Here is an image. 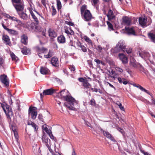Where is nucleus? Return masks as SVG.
Wrapping results in <instances>:
<instances>
[{"label":"nucleus","mask_w":155,"mask_h":155,"mask_svg":"<svg viewBox=\"0 0 155 155\" xmlns=\"http://www.w3.org/2000/svg\"><path fill=\"white\" fill-rule=\"evenodd\" d=\"M123 23L127 25L132 24V20L130 18L128 17H124L123 18Z\"/></svg>","instance_id":"nucleus-16"},{"label":"nucleus","mask_w":155,"mask_h":155,"mask_svg":"<svg viewBox=\"0 0 155 155\" xmlns=\"http://www.w3.org/2000/svg\"><path fill=\"white\" fill-rule=\"evenodd\" d=\"M51 63L55 67L59 66V61L57 58L53 57L51 59Z\"/></svg>","instance_id":"nucleus-22"},{"label":"nucleus","mask_w":155,"mask_h":155,"mask_svg":"<svg viewBox=\"0 0 155 155\" xmlns=\"http://www.w3.org/2000/svg\"><path fill=\"white\" fill-rule=\"evenodd\" d=\"M13 5L16 10L18 13L22 12L24 10L25 5L23 2H21L19 3H17Z\"/></svg>","instance_id":"nucleus-8"},{"label":"nucleus","mask_w":155,"mask_h":155,"mask_svg":"<svg viewBox=\"0 0 155 155\" xmlns=\"http://www.w3.org/2000/svg\"><path fill=\"white\" fill-rule=\"evenodd\" d=\"M52 155H61L58 152L55 151L54 152L51 149V151H49Z\"/></svg>","instance_id":"nucleus-49"},{"label":"nucleus","mask_w":155,"mask_h":155,"mask_svg":"<svg viewBox=\"0 0 155 155\" xmlns=\"http://www.w3.org/2000/svg\"><path fill=\"white\" fill-rule=\"evenodd\" d=\"M81 48V50L82 51L84 52H86L87 51V49H86V47L84 46V45L82 46V47Z\"/></svg>","instance_id":"nucleus-57"},{"label":"nucleus","mask_w":155,"mask_h":155,"mask_svg":"<svg viewBox=\"0 0 155 155\" xmlns=\"http://www.w3.org/2000/svg\"><path fill=\"white\" fill-rule=\"evenodd\" d=\"M29 6L28 7V9L29 10L30 13L33 12V11H35L34 10V9H35L34 5L32 3H29Z\"/></svg>","instance_id":"nucleus-37"},{"label":"nucleus","mask_w":155,"mask_h":155,"mask_svg":"<svg viewBox=\"0 0 155 155\" xmlns=\"http://www.w3.org/2000/svg\"><path fill=\"white\" fill-rule=\"evenodd\" d=\"M54 90L52 88L44 90L42 93L40 94L41 98H43L44 95H51L54 93Z\"/></svg>","instance_id":"nucleus-14"},{"label":"nucleus","mask_w":155,"mask_h":155,"mask_svg":"<svg viewBox=\"0 0 155 155\" xmlns=\"http://www.w3.org/2000/svg\"><path fill=\"white\" fill-rule=\"evenodd\" d=\"M28 125H31L34 128L35 131H36L38 129V126L34 123L31 120H28Z\"/></svg>","instance_id":"nucleus-33"},{"label":"nucleus","mask_w":155,"mask_h":155,"mask_svg":"<svg viewBox=\"0 0 155 155\" xmlns=\"http://www.w3.org/2000/svg\"><path fill=\"white\" fill-rule=\"evenodd\" d=\"M65 100L68 103H65L64 105L67 107L70 110H75L78 107V102L71 96H66L65 97Z\"/></svg>","instance_id":"nucleus-1"},{"label":"nucleus","mask_w":155,"mask_h":155,"mask_svg":"<svg viewBox=\"0 0 155 155\" xmlns=\"http://www.w3.org/2000/svg\"><path fill=\"white\" fill-rule=\"evenodd\" d=\"M65 23L68 25H71V26H73L74 25V24L73 23L71 22L70 21H65Z\"/></svg>","instance_id":"nucleus-58"},{"label":"nucleus","mask_w":155,"mask_h":155,"mask_svg":"<svg viewBox=\"0 0 155 155\" xmlns=\"http://www.w3.org/2000/svg\"><path fill=\"white\" fill-rule=\"evenodd\" d=\"M0 81L4 86L8 87L9 86V81L7 76L5 74L0 75Z\"/></svg>","instance_id":"nucleus-3"},{"label":"nucleus","mask_w":155,"mask_h":155,"mask_svg":"<svg viewBox=\"0 0 155 155\" xmlns=\"http://www.w3.org/2000/svg\"><path fill=\"white\" fill-rule=\"evenodd\" d=\"M93 3V5L95 6L99 2V0H92Z\"/></svg>","instance_id":"nucleus-51"},{"label":"nucleus","mask_w":155,"mask_h":155,"mask_svg":"<svg viewBox=\"0 0 155 155\" xmlns=\"http://www.w3.org/2000/svg\"><path fill=\"white\" fill-rule=\"evenodd\" d=\"M64 32L68 35H73L74 34V31L71 29L70 27H68L66 26L64 27Z\"/></svg>","instance_id":"nucleus-19"},{"label":"nucleus","mask_w":155,"mask_h":155,"mask_svg":"<svg viewBox=\"0 0 155 155\" xmlns=\"http://www.w3.org/2000/svg\"><path fill=\"white\" fill-rule=\"evenodd\" d=\"M65 89L62 90L58 94L57 96L59 98H62L63 97L65 99V97L66 96L65 95L67 92H65Z\"/></svg>","instance_id":"nucleus-28"},{"label":"nucleus","mask_w":155,"mask_h":155,"mask_svg":"<svg viewBox=\"0 0 155 155\" xmlns=\"http://www.w3.org/2000/svg\"><path fill=\"white\" fill-rule=\"evenodd\" d=\"M2 39L4 43L6 45H10L11 43L10 41V39L8 36L7 35H4L2 36Z\"/></svg>","instance_id":"nucleus-18"},{"label":"nucleus","mask_w":155,"mask_h":155,"mask_svg":"<svg viewBox=\"0 0 155 155\" xmlns=\"http://www.w3.org/2000/svg\"><path fill=\"white\" fill-rule=\"evenodd\" d=\"M86 125L88 127H90L91 128V130L93 131L94 132H93V133L94 134H95L96 133H97V132L96 131V129L95 128L92 127L91 125L90 124V125H89L87 123H86Z\"/></svg>","instance_id":"nucleus-43"},{"label":"nucleus","mask_w":155,"mask_h":155,"mask_svg":"<svg viewBox=\"0 0 155 155\" xmlns=\"http://www.w3.org/2000/svg\"><path fill=\"white\" fill-rule=\"evenodd\" d=\"M108 75L109 77L113 79H115L117 77V74L115 71H113L112 69H111L108 71Z\"/></svg>","instance_id":"nucleus-21"},{"label":"nucleus","mask_w":155,"mask_h":155,"mask_svg":"<svg viewBox=\"0 0 155 155\" xmlns=\"http://www.w3.org/2000/svg\"><path fill=\"white\" fill-rule=\"evenodd\" d=\"M91 104L94 106L95 104V101L94 99H92L91 101Z\"/></svg>","instance_id":"nucleus-60"},{"label":"nucleus","mask_w":155,"mask_h":155,"mask_svg":"<svg viewBox=\"0 0 155 155\" xmlns=\"http://www.w3.org/2000/svg\"><path fill=\"white\" fill-rule=\"evenodd\" d=\"M107 24L108 26V29L110 31L114 30L113 26L112 25L109 21H107Z\"/></svg>","instance_id":"nucleus-42"},{"label":"nucleus","mask_w":155,"mask_h":155,"mask_svg":"<svg viewBox=\"0 0 155 155\" xmlns=\"http://www.w3.org/2000/svg\"><path fill=\"white\" fill-rule=\"evenodd\" d=\"M11 1L13 5L17 3H19L21 2V0H11Z\"/></svg>","instance_id":"nucleus-48"},{"label":"nucleus","mask_w":155,"mask_h":155,"mask_svg":"<svg viewBox=\"0 0 155 155\" xmlns=\"http://www.w3.org/2000/svg\"><path fill=\"white\" fill-rule=\"evenodd\" d=\"M34 152L36 154H39L40 153V150L39 147H35L34 150Z\"/></svg>","instance_id":"nucleus-44"},{"label":"nucleus","mask_w":155,"mask_h":155,"mask_svg":"<svg viewBox=\"0 0 155 155\" xmlns=\"http://www.w3.org/2000/svg\"><path fill=\"white\" fill-rule=\"evenodd\" d=\"M119 107L120 109V110H122L124 111V107L122 106V104L121 103H119Z\"/></svg>","instance_id":"nucleus-56"},{"label":"nucleus","mask_w":155,"mask_h":155,"mask_svg":"<svg viewBox=\"0 0 155 155\" xmlns=\"http://www.w3.org/2000/svg\"><path fill=\"white\" fill-rule=\"evenodd\" d=\"M2 25L3 28L6 30L8 33L13 35H16L18 34V32L16 30L7 28L4 25V22H2Z\"/></svg>","instance_id":"nucleus-12"},{"label":"nucleus","mask_w":155,"mask_h":155,"mask_svg":"<svg viewBox=\"0 0 155 155\" xmlns=\"http://www.w3.org/2000/svg\"><path fill=\"white\" fill-rule=\"evenodd\" d=\"M42 28L40 26L37 25L35 31L37 32H41L42 30Z\"/></svg>","instance_id":"nucleus-46"},{"label":"nucleus","mask_w":155,"mask_h":155,"mask_svg":"<svg viewBox=\"0 0 155 155\" xmlns=\"http://www.w3.org/2000/svg\"><path fill=\"white\" fill-rule=\"evenodd\" d=\"M17 23H18V25H22V22L20 21L18 19V18L17 19L16 21Z\"/></svg>","instance_id":"nucleus-55"},{"label":"nucleus","mask_w":155,"mask_h":155,"mask_svg":"<svg viewBox=\"0 0 155 155\" xmlns=\"http://www.w3.org/2000/svg\"><path fill=\"white\" fill-rule=\"evenodd\" d=\"M125 50L128 54L131 53L132 51V49L130 48H126Z\"/></svg>","instance_id":"nucleus-54"},{"label":"nucleus","mask_w":155,"mask_h":155,"mask_svg":"<svg viewBox=\"0 0 155 155\" xmlns=\"http://www.w3.org/2000/svg\"><path fill=\"white\" fill-rule=\"evenodd\" d=\"M42 128L48 134L51 138L53 139L54 138V136L52 135V132L50 130L48 129L47 127V125L46 124H44L42 126Z\"/></svg>","instance_id":"nucleus-17"},{"label":"nucleus","mask_w":155,"mask_h":155,"mask_svg":"<svg viewBox=\"0 0 155 155\" xmlns=\"http://www.w3.org/2000/svg\"><path fill=\"white\" fill-rule=\"evenodd\" d=\"M36 26L37 25L34 23H32L30 25V30L32 31H35Z\"/></svg>","instance_id":"nucleus-40"},{"label":"nucleus","mask_w":155,"mask_h":155,"mask_svg":"<svg viewBox=\"0 0 155 155\" xmlns=\"http://www.w3.org/2000/svg\"><path fill=\"white\" fill-rule=\"evenodd\" d=\"M49 35L51 38H55L57 36V34L53 29H49L48 30Z\"/></svg>","instance_id":"nucleus-26"},{"label":"nucleus","mask_w":155,"mask_h":155,"mask_svg":"<svg viewBox=\"0 0 155 155\" xmlns=\"http://www.w3.org/2000/svg\"><path fill=\"white\" fill-rule=\"evenodd\" d=\"M2 107L4 112L8 117H9L12 114V111L9 108V106L5 103H3L1 104Z\"/></svg>","instance_id":"nucleus-5"},{"label":"nucleus","mask_w":155,"mask_h":155,"mask_svg":"<svg viewBox=\"0 0 155 155\" xmlns=\"http://www.w3.org/2000/svg\"><path fill=\"white\" fill-rule=\"evenodd\" d=\"M102 48L100 45H98L96 48V49L100 52H102Z\"/></svg>","instance_id":"nucleus-52"},{"label":"nucleus","mask_w":155,"mask_h":155,"mask_svg":"<svg viewBox=\"0 0 155 155\" xmlns=\"http://www.w3.org/2000/svg\"><path fill=\"white\" fill-rule=\"evenodd\" d=\"M148 36L151 41L155 43V34L152 33H150L148 34Z\"/></svg>","instance_id":"nucleus-32"},{"label":"nucleus","mask_w":155,"mask_h":155,"mask_svg":"<svg viewBox=\"0 0 155 155\" xmlns=\"http://www.w3.org/2000/svg\"><path fill=\"white\" fill-rule=\"evenodd\" d=\"M125 29L128 35H132L134 36L137 35V27H126Z\"/></svg>","instance_id":"nucleus-7"},{"label":"nucleus","mask_w":155,"mask_h":155,"mask_svg":"<svg viewBox=\"0 0 155 155\" xmlns=\"http://www.w3.org/2000/svg\"><path fill=\"white\" fill-rule=\"evenodd\" d=\"M139 54L142 58L145 59H148L150 56L149 53L147 52H143L142 53H139Z\"/></svg>","instance_id":"nucleus-27"},{"label":"nucleus","mask_w":155,"mask_h":155,"mask_svg":"<svg viewBox=\"0 0 155 155\" xmlns=\"http://www.w3.org/2000/svg\"><path fill=\"white\" fill-rule=\"evenodd\" d=\"M42 140L43 143L48 147L49 151H51V148L50 140L44 134L42 137Z\"/></svg>","instance_id":"nucleus-6"},{"label":"nucleus","mask_w":155,"mask_h":155,"mask_svg":"<svg viewBox=\"0 0 155 155\" xmlns=\"http://www.w3.org/2000/svg\"><path fill=\"white\" fill-rule=\"evenodd\" d=\"M147 21V18H145L140 17L139 19V24L143 27L147 26L146 25Z\"/></svg>","instance_id":"nucleus-20"},{"label":"nucleus","mask_w":155,"mask_h":155,"mask_svg":"<svg viewBox=\"0 0 155 155\" xmlns=\"http://www.w3.org/2000/svg\"><path fill=\"white\" fill-rule=\"evenodd\" d=\"M58 41L59 43H63L65 42V39L63 35H61L58 38Z\"/></svg>","instance_id":"nucleus-34"},{"label":"nucleus","mask_w":155,"mask_h":155,"mask_svg":"<svg viewBox=\"0 0 155 155\" xmlns=\"http://www.w3.org/2000/svg\"><path fill=\"white\" fill-rule=\"evenodd\" d=\"M52 15H55L56 13V11L55 9L53 6H52Z\"/></svg>","instance_id":"nucleus-53"},{"label":"nucleus","mask_w":155,"mask_h":155,"mask_svg":"<svg viewBox=\"0 0 155 155\" xmlns=\"http://www.w3.org/2000/svg\"><path fill=\"white\" fill-rule=\"evenodd\" d=\"M115 69L117 71L120 73H122L123 71V69L119 67H116L115 68Z\"/></svg>","instance_id":"nucleus-50"},{"label":"nucleus","mask_w":155,"mask_h":155,"mask_svg":"<svg viewBox=\"0 0 155 155\" xmlns=\"http://www.w3.org/2000/svg\"><path fill=\"white\" fill-rule=\"evenodd\" d=\"M28 38L27 35H23L21 37V42L25 45L27 44L28 43Z\"/></svg>","instance_id":"nucleus-25"},{"label":"nucleus","mask_w":155,"mask_h":155,"mask_svg":"<svg viewBox=\"0 0 155 155\" xmlns=\"http://www.w3.org/2000/svg\"><path fill=\"white\" fill-rule=\"evenodd\" d=\"M37 49L38 51L39 52V54L38 56L40 57H41L40 56V53H44L47 50L46 49L44 48H39V47L37 48Z\"/></svg>","instance_id":"nucleus-39"},{"label":"nucleus","mask_w":155,"mask_h":155,"mask_svg":"<svg viewBox=\"0 0 155 155\" xmlns=\"http://www.w3.org/2000/svg\"><path fill=\"white\" fill-rule=\"evenodd\" d=\"M19 17L23 19H26L28 18L27 14L24 12H21L18 13Z\"/></svg>","instance_id":"nucleus-36"},{"label":"nucleus","mask_w":155,"mask_h":155,"mask_svg":"<svg viewBox=\"0 0 155 155\" xmlns=\"http://www.w3.org/2000/svg\"><path fill=\"white\" fill-rule=\"evenodd\" d=\"M130 65L135 68H139L140 69H143V67L139 63H137L135 61L134 58L131 57L130 58Z\"/></svg>","instance_id":"nucleus-9"},{"label":"nucleus","mask_w":155,"mask_h":155,"mask_svg":"<svg viewBox=\"0 0 155 155\" xmlns=\"http://www.w3.org/2000/svg\"><path fill=\"white\" fill-rule=\"evenodd\" d=\"M126 49V46L122 41H120L117 44L116 47L114 48V52H117L122 50L124 51Z\"/></svg>","instance_id":"nucleus-4"},{"label":"nucleus","mask_w":155,"mask_h":155,"mask_svg":"<svg viewBox=\"0 0 155 155\" xmlns=\"http://www.w3.org/2000/svg\"><path fill=\"white\" fill-rule=\"evenodd\" d=\"M84 38L88 44L92 45V41L91 39L86 36H84Z\"/></svg>","instance_id":"nucleus-41"},{"label":"nucleus","mask_w":155,"mask_h":155,"mask_svg":"<svg viewBox=\"0 0 155 155\" xmlns=\"http://www.w3.org/2000/svg\"><path fill=\"white\" fill-rule=\"evenodd\" d=\"M107 16L109 20L113 19L115 17L113 11L110 9L108 11Z\"/></svg>","instance_id":"nucleus-24"},{"label":"nucleus","mask_w":155,"mask_h":155,"mask_svg":"<svg viewBox=\"0 0 155 155\" xmlns=\"http://www.w3.org/2000/svg\"><path fill=\"white\" fill-rule=\"evenodd\" d=\"M21 52L22 53L25 55L28 54V53L30 52L29 49H27L26 47H24L21 49Z\"/></svg>","instance_id":"nucleus-38"},{"label":"nucleus","mask_w":155,"mask_h":155,"mask_svg":"<svg viewBox=\"0 0 155 155\" xmlns=\"http://www.w3.org/2000/svg\"><path fill=\"white\" fill-rule=\"evenodd\" d=\"M40 71L42 74H48L49 70L46 68L42 67L40 68Z\"/></svg>","instance_id":"nucleus-29"},{"label":"nucleus","mask_w":155,"mask_h":155,"mask_svg":"<svg viewBox=\"0 0 155 155\" xmlns=\"http://www.w3.org/2000/svg\"><path fill=\"white\" fill-rule=\"evenodd\" d=\"M48 150L47 149L45 150L44 152L43 153V155H48Z\"/></svg>","instance_id":"nucleus-64"},{"label":"nucleus","mask_w":155,"mask_h":155,"mask_svg":"<svg viewBox=\"0 0 155 155\" xmlns=\"http://www.w3.org/2000/svg\"><path fill=\"white\" fill-rule=\"evenodd\" d=\"M100 130L102 132L104 136L110 139L114 143H117V142L115 139L114 137L111 135L108 132L104 130L101 128H100Z\"/></svg>","instance_id":"nucleus-11"},{"label":"nucleus","mask_w":155,"mask_h":155,"mask_svg":"<svg viewBox=\"0 0 155 155\" xmlns=\"http://www.w3.org/2000/svg\"><path fill=\"white\" fill-rule=\"evenodd\" d=\"M78 80L79 81L82 83V85L84 88H86L87 89L91 88V85L88 82V81L86 79L81 78H78Z\"/></svg>","instance_id":"nucleus-10"},{"label":"nucleus","mask_w":155,"mask_h":155,"mask_svg":"<svg viewBox=\"0 0 155 155\" xmlns=\"http://www.w3.org/2000/svg\"><path fill=\"white\" fill-rule=\"evenodd\" d=\"M136 87H137L139 88V89H140V90H141L142 91H143L145 92L147 94H149L151 97H152L153 98V96L152 94L150 93V92L149 91H148L147 90L145 89V88H143L141 86H140L139 85H138Z\"/></svg>","instance_id":"nucleus-30"},{"label":"nucleus","mask_w":155,"mask_h":155,"mask_svg":"<svg viewBox=\"0 0 155 155\" xmlns=\"http://www.w3.org/2000/svg\"><path fill=\"white\" fill-rule=\"evenodd\" d=\"M34 12L36 13L35 14L33 12L30 13L31 16L32 18L34 20V21L36 22L37 25H38L39 23V21L38 18V16H40L41 15L36 11H34Z\"/></svg>","instance_id":"nucleus-15"},{"label":"nucleus","mask_w":155,"mask_h":155,"mask_svg":"<svg viewBox=\"0 0 155 155\" xmlns=\"http://www.w3.org/2000/svg\"><path fill=\"white\" fill-rule=\"evenodd\" d=\"M69 68L70 69V70L72 71H74L75 70V67L74 66H70Z\"/></svg>","instance_id":"nucleus-63"},{"label":"nucleus","mask_w":155,"mask_h":155,"mask_svg":"<svg viewBox=\"0 0 155 155\" xmlns=\"http://www.w3.org/2000/svg\"><path fill=\"white\" fill-rule=\"evenodd\" d=\"M36 110V108L35 107H30L28 110L29 114H31V118L33 119L36 118L37 113L35 111Z\"/></svg>","instance_id":"nucleus-13"},{"label":"nucleus","mask_w":155,"mask_h":155,"mask_svg":"<svg viewBox=\"0 0 155 155\" xmlns=\"http://www.w3.org/2000/svg\"><path fill=\"white\" fill-rule=\"evenodd\" d=\"M7 17L10 20L14 21H16L17 19V18L15 17L11 16L9 15H7Z\"/></svg>","instance_id":"nucleus-45"},{"label":"nucleus","mask_w":155,"mask_h":155,"mask_svg":"<svg viewBox=\"0 0 155 155\" xmlns=\"http://www.w3.org/2000/svg\"><path fill=\"white\" fill-rule=\"evenodd\" d=\"M122 80V83H123V84L126 85L128 83L127 81H125V79L124 78H123Z\"/></svg>","instance_id":"nucleus-62"},{"label":"nucleus","mask_w":155,"mask_h":155,"mask_svg":"<svg viewBox=\"0 0 155 155\" xmlns=\"http://www.w3.org/2000/svg\"><path fill=\"white\" fill-rule=\"evenodd\" d=\"M57 3L58 9L59 10L61 8V5L60 0H57Z\"/></svg>","instance_id":"nucleus-47"},{"label":"nucleus","mask_w":155,"mask_h":155,"mask_svg":"<svg viewBox=\"0 0 155 155\" xmlns=\"http://www.w3.org/2000/svg\"><path fill=\"white\" fill-rule=\"evenodd\" d=\"M10 54L12 61H17L19 60L18 57L16 56L13 52H10Z\"/></svg>","instance_id":"nucleus-35"},{"label":"nucleus","mask_w":155,"mask_h":155,"mask_svg":"<svg viewBox=\"0 0 155 155\" xmlns=\"http://www.w3.org/2000/svg\"><path fill=\"white\" fill-rule=\"evenodd\" d=\"M48 54L51 57L54 55V52L52 51H49Z\"/></svg>","instance_id":"nucleus-59"},{"label":"nucleus","mask_w":155,"mask_h":155,"mask_svg":"<svg viewBox=\"0 0 155 155\" xmlns=\"http://www.w3.org/2000/svg\"><path fill=\"white\" fill-rule=\"evenodd\" d=\"M43 116L42 114H39L38 116V118L41 121H43Z\"/></svg>","instance_id":"nucleus-61"},{"label":"nucleus","mask_w":155,"mask_h":155,"mask_svg":"<svg viewBox=\"0 0 155 155\" xmlns=\"http://www.w3.org/2000/svg\"><path fill=\"white\" fill-rule=\"evenodd\" d=\"M81 16L85 21H89L92 18L91 14L89 10L87 9V6L83 5L81 8Z\"/></svg>","instance_id":"nucleus-2"},{"label":"nucleus","mask_w":155,"mask_h":155,"mask_svg":"<svg viewBox=\"0 0 155 155\" xmlns=\"http://www.w3.org/2000/svg\"><path fill=\"white\" fill-rule=\"evenodd\" d=\"M119 56L120 59L122 61L123 64L127 63L128 62V60L127 58L122 54H119Z\"/></svg>","instance_id":"nucleus-23"},{"label":"nucleus","mask_w":155,"mask_h":155,"mask_svg":"<svg viewBox=\"0 0 155 155\" xmlns=\"http://www.w3.org/2000/svg\"><path fill=\"white\" fill-rule=\"evenodd\" d=\"M12 130L14 133L15 137L16 139V141L18 143V136L17 131L14 127H12Z\"/></svg>","instance_id":"nucleus-31"}]
</instances>
